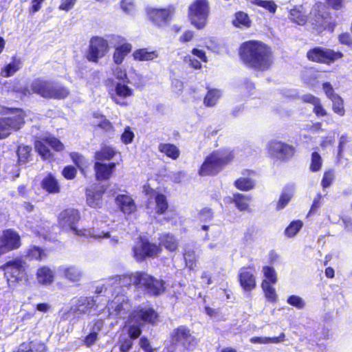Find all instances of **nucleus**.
Returning <instances> with one entry per match:
<instances>
[{
	"label": "nucleus",
	"instance_id": "nucleus-20",
	"mask_svg": "<svg viewBox=\"0 0 352 352\" xmlns=\"http://www.w3.org/2000/svg\"><path fill=\"white\" fill-rule=\"evenodd\" d=\"M98 297H80L76 302L74 311L78 314H90L92 309L98 307Z\"/></svg>",
	"mask_w": 352,
	"mask_h": 352
},
{
	"label": "nucleus",
	"instance_id": "nucleus-42",
	"mask_svg": "<svg viewBox=\"0 0 352 352\" xmlns=\"http://www.w3.org/2000/svg\"><path fill=\"white\" fill-rule=\"evenodd\" d=\"M252 3L263 8L272 14H274L277 9L276 4L271 0H253Z\"/></svg>",
	"mask_w": 352,
	"mask_h": 352
},
{
	"label": "nucleus",
	"instance_id": "nucleus-46",
	"mask_svg": "<svg viewBox=\"0 0 352 352\" xmlns=\"http://www.w3.org/2000/svg\"><path fill=\"white\" fill-rule=\"evenodd\" d=\"M289 19L298 25H304L307 19L305 14L297 8H294L289 12Z\"/></svg>",
	"mask_w": 352,
	"mask_h": 352
},
{
	"label": "nucleus",
	"instance_id": "nucleus-8",
	"mask_svg": "<svg viewBox=\"0 0 352 352\" xmlns=\"http://www.w3.org/2000/svg\"><path fill=\"white\" fill-rule=\"evenodd\" d=\"M158 315L153 308L146 305H139L129 315V322L154 324L156 322Z\"/></svg>",
	"mask_w": 352,
	"mask_h": 352
},
{
	"label": "nucleus",
	"instance_id": "nucleus-3",
	"mask_svg": "<svg viewBox=\"0 0 352 352\" xmlns=\"http://www.w3.org/2000/svg\"><path fill=\"white\" fill-rule=\"evenodd\" d=\"M107 286L124 287L133 284L138 289H142L151 295L157 296L164 290V282L143 272H135L123 276H116L109 279Z\"/></svg>",
	"mask_w": 352,
	"mask_h": 352
},
{
	"label": "nucleus",
	"instance_id": "nucleus-43",
	"mask_svg": "<svg viewBox=\"0 0 352 352\" xmlns=\"http://www.w3.org/2000/svg\"><path fill=\"white\" fill-rule=\"evenodd\" d=\"M234 184L238 189L244 191L252 189L254 186V183L251 179L245 177L238 179Z\"/></svg>",
	"mask_w": 352,
	"mask_h": 352
},
{
	"label": "nucleus",
	"instance_id": "nucleus-26",
	"mask_svg": "<svg viewBox=\"0 0 352 352\" xmlns=\"http://www.w3.org/2000/svg\"><path fill=\"white\" fill-rule=\"evenodd\" d=\"M59 271L65 278L72 282L79 280L82 276V272L75 266L60 267Z\"/></svg>",
	"mask_w": 352,
	"mask_h": 352
},
{
	"label": "nucleus",
	"instance_id": "nucleus-48",
	"mask_svg": "<svg viewBox=\"0 0 352 352\" xmlns=\"http://www.w3.org/2000/svg\"><path fill=\"white\" fill-rule=\"evenodd\" d=\"M128 324H129L128 333L129 335V337L131 339L138 338L142 333L141 327L142 324H140L138 322L130 323L129 320H128Z\"/></svg>",
	"mask_w": 352,
	"mask_h": 352
},
{
	"label": "nucleus",
	"instance_id": "nucleus-14",
	"mask_svg": "<svg viewBox=\"0 0 352 352\" xmlns=\"http://www.w3.org/2000/svg\"><path fill=\"white\" fill-rule=\"evenodd\" d=\"M109 42L116 50L113 54V61L116 65L121 64L125 56L131 51L132 47L129 43H125V39L117 35L111 36Z\"/></svg>",
	"mask_w": 352,
	"mask_h": 352
},
{
	"label": "nucleus",
	"instance_id": "nucleus-45",
	"mask_svg": "<svg viewBox=\"0 0 352 352\" xmlns=\"http://www.w3.org/2000/svg\"><path fill=\"white\" fill-rule=\"evenodd\" d=\"M302 225V222L300 220L292 221L285 229V234L289 237L295 236L300 231Z\"/></svg>",
	"mask_w": 352,
	"mask_h": 352
},
{
	"label": "nucleus",
	"instance_id": "nucleus-28",
	"mask_svg": "<svg viewBox=\"0 0 352 352\" xmlns=\"http://www.w3.org/2000/svg\"><path fill=\"white\" fill-rule=\"evenodd\" d=\"M159 54L156 51H149L146 48L137 50L133 54V58L139 61L153 60L157 58Z\"/></svg>",
	"mask_w": 352,
	"mask_h": 352
},
{
	"label": "nucleus",
	"instance_id": "nucleus-49",
	"mask_svg": "<svg viewBox=\"0 0 352 352\" xmlns=\"http://www.w3.org/2000/svg\"><path fill=\"white\" fill-rule=\"evenodd\" d=\"M71 158L74 163L81 170L88 166V162L81 155L78 153H72L70 154Z\"/></svg>",
	"mask_w": 352,
	"mask_h": 352
},
{
	"label": "nucleus",
	"instance_id": "nucleus-34",
	"mask_svg": "<svg viewBox=\"0 0 352 352\" xmlns=\"http://www.w3.org/2000/svg\"><path fill=\"white\" fill-rule=\"evenodd\" d=\"M35 148L38 154L45 160L51 157V152L48 148V144L45 142V138L35 142Z\"/></svg>",
	"mask_w": 352,
	"mask_h": 352
},
{
	"label": "nucleus",
	"instance_id": "nucleus-7",
	"mask_svg": "<svg viewBox=\"0 0 352 352\" xmlns=\"http://www.w3.org/2000/svg\"><path fill=\"white\" fill-rule=\"evenodd\" d=\"M25 113L19 109L11 111L8 117L0 118V139L8 137L12 130H18L24 124Z\"/></svg>",
	"mask_w": 352,
	"mask_h": 352
},
{
	"label": "nucleus",
	"instance_id": "nucleus-6",
	"mask_svg": "<svg viewBox=\"0 0 352 352\" xmlns=\"http://www.w3.org/2000/svg\"><path fill=\"white\" fill-rule=\"evenodd\" d=\"M210 13L208 0H195L188 8V15L191 23L197 29L204 28Z\"/></svg>",
	"mask_w": 352,
	"mask_h": 352
},
{
	"label": "nucleus",
	"instance_id": "nucleus-57",
	"mask_svg": "<svg viewBox=\"0 0 352 352\" xmlns=\"http://www.w3.org/2000/svg\"><path fill=\"white\" fill-rule=\"evenodd\" d=\"M134 138V133L131 131L129 126H127L124 129V131L121 135L122 141L125 144H128L132 142Z\"/></svg>",
	"mask_w": 352,
	"mask_h": 352
},
{
	"label": "nucleus",
	"instance_id": "nucleus-23",
	"mask_svg": "<svg viewBox=\"0 0 352 352\" xmlns=\"http://www.w3.org/2000/svg\"><path fill=\"white\" fill-rule=\"evenodd\" d=\"M241 285L245 291H250L256 286V281L253 274L247 269L243 268L239 273Z\"/></svg>",
	"mask_w": 352,
	"mask_h": 352
},
{
	"label": "nucleus",
	"instance_id": "nucleus-61",
	"mask_svg": "<svg viewBox=\"0 0 352 352\" xmlns=\"http://www.w3.org/2000/svg\"><path fill=\"white\" fill-rule=\"evenodd\" d=\"M184 61L186 63L188 64L189 66L194 69H201V65L199 60L192 58L190 56H185Z\"/></svg>",
	"mask_w": 352,
	"mask_h": 352
},
{
	"label": "nucleus",
	"instance_id": "nucleus-9",
	"mask_svg": "<svg viewBox=\"0 0 352 352\" xmlns=\"http://www.w3.org/2000/svg\"><path fill=\"white\" fill-rule=\"evenodd\" d=\"M1 268L4 271L9 285L22 278L25 272V263L21 258H16L6 263Z\"/></svg>",
	"mask_w": 352,
	"mask_h": 352
},
{
	"label": "nucleus",
	"instance_id": "nucleus-1",
	"mask_svg": "<svg viewBox=\"0 0 352 352\" xmlns=\"http://www.w3.org/2000/svg\"><path fill=\"white\" fill-rule=\"evenodd\" d=\"M239 55L248 67L259 71L269 69L273 63L270 47L260 41H249L243 43L240 47Z\"/></svg>",
	"mask_w": 352,
	"mask_h": 352
},
{
	"label": "nucleus",
	"instance_id": "nucleus-31",
	"mask_svg": "<svg viewBox=\"0 0 352 352\" xmlns=\"http://www.w3.org/2000/svg\"><path fill=\"white\" fill-rule=\"evenodd\" d=\"M232 24L237 28H250L251 21L248 14L240 11L235 14V19L232 21Z\"/></svg>",
	"mask_w": 352,
	"mask_h": 352
},
{
	"label": "nucleus",
	"instance_id": "nucleus-24",
	"mask_svg": "<svg viewBox=\"0 0 352 352\" xmlns=\"http://www.w3.org/2000/svg\"><path fill=\"white\" fill-rule=\"evenodd\" d=\"M104 190L102 189L90 188L87 190V203L92 207H99L102 204V197Z\"/></svg>",
	"mask_w": 352,
	"mask_h": 352
},
{
	"label": "nucleus",
	"instance_id": "nucleus-37",
	"mask_svg": "<svg viewBox=\"0 0 352 352\" xmlns=\"http://www.w3.org/2000/svg\"><path fill=\"white\" fill-rule=\"evenodd\" d=\"M161 244L169 251H175L177 249L178 243L173 235L165 234L161 239Z\"/></svg>",
	"mask_w": 352,
	"mask_h": 352
},
{
	"label": "nucleus",
	"instance_id": "nucleus-54",
	"mask_svg": "<svg viewBox=\"0 0 352 352\" xmlns=\"http://www.w3.org/2000/svg\"><path fill=\"white\" fill-rule=\"evenodd\" d=\"M334 179V172L332 170L325 171L321 182L323 188H326L331 186Z\"/></svg>",
	"mask_w": 352,
	"mask_h": 352
},
{
	"label": "nucleus",
	"instance_id": "nucleus-55",
	"mask_svg": "<svg viewBox=\"0 0 352 352\" xmlns=\"http://www.w3.org/2000/svg\"><path fill=\"white\" fill-rule=\"evenodd\" d=\"M113 75L116 79L125 82L127 78L126 70L118 66V65L112 68Z\"/></svg>",
	"mask_w": 352,
	"mask_h": 352
},
{
	"label": "nucleus",
	"instance_id": "nucleus-35",
	"mask_svg": "<svg viewBox=\"0 0 352 352\" xmlns=\"http://www.w3.org/2000/svg\"><path fill=\"white\" fill-rule=\"evenodd\" d=\"M262 289L264 292L265 296L270 302H276L277 300V294L275 289L270 285L269 281L263 280L261 284Z\"/></svg>",
	"mask_w": 352,
	"mask_h": 352
},
{
	"label": "nucleus",
	"instance_id": "nucleus-40",
	"mask_svg": "<svg viewBox=\"0 0 352 352\" xmlns=\"http://www.w3.org/2000/svg\"><path fill=\"white\" fill-rule=\"evenodd\" d=\"M21 67V61L14 58L12 62L9 63L4 69L1 72V75L3 77H9L17 72Z\"/></svg>",
	"mask_w": 352,
	"mask_h": 352
},
{
	"label": "nucleus",
	"instance_id": "nucleus-30",
	"mask_svg": "<svg viewBox=\"0 0 352 352\" xmlns=\"http://www.w3.org/2000/svg\"><path fill=\"white\" fill-rule=\"evenodd\" d=\"M155 199V210L158 214H163L168 208V202L165 195L153 192Z\"/></svg>",
	"mask_w": 352,
	"mask_h": 352
},
{
	"label": "nucleus",
	"instance_id": "nucleus-16",
	"mask_svg": "<svg viewBox=\"0 0 352 352\" xmlns=\"http://www.w3.org/2000/svg\"><path fill=\"white\" fill-rule=\"evenodd\" d=\"M109 316L121 318L124 316L130 309L128 298L124 295H117L113 300L107 306Z\"/></svg>",
	"mask_w": 352,
	"mask_h": 352
},
{
	"label": "nucleus",
	"instance_id": "nucleus-18",
	"mask_svg": "<svg viewBox=\"0 0 352 352\" xmlns=\"http://www.w3.org/2000/svg\"><path fill=\"white\" fill-rule=\"evenodd\" d=\"M174 13V8L170 6L166 9L151 8L148 10L149 19L160 26L166 23Z\"/></svg>",
	"mask_w": 352,
	"mask_h": 352
},
{
	"label": "nucleus",
	"instance_id": "nucleus-10",
	"mask_svg": "<svg viewBox=\"0 0 352 352\" xmlns=\"http://www.w3.org/2000/svg\"><path fill=\"white\" fill-rule=\"evenodd\" d=\"M21 245L19 234L12 229L3 232L0 238V256L15 249Z\"/></svg>",
	"mask_w": 352,
	"mask_h": 352
},
{
	"label": "nucleus",
	"instance_id": "nucleus-22",
	"mask_svg": "<svg viewBox=\"0 0 352 352\" xmlns=\"http://www.w3.org/2000/svg\"><path fill=\"white\" fill-rule=\"evenodd\" d=\"M116 167V164H102L96 162L94 164L96 177L98 180H107L109 179Z\"/></svg>",
	"mask_w": 352,
	"mask_h": 352
},
{
	"label": "nucleus",
	"instance_id": "nucleus-29",
	"mask_svg": "<svg viewBox=\"0 0 352 352\" xmlns=\"http://www.w3.org/2000/svg\"><path fill=\"white\" fill-rule=\"evenodd\" d=\"M158 149L161 153L173 160H176L179 156V150L175 145L172 144H160Z\"/></svg>",
	"mask_w": 352,
	"mask_h": 352
},
{
	"label": "nucleus",
	"instance_id": "nucleus-56",
	"mask_svg": "<svg viewBox=\"0 0 352 352\" xmlns=\"http://www.w3.org/2000/svg\"><path fill=\"white\" fill-rule=\"evenodd\" d=\"M292 197V192H283L277 204V209L281 210L285 207Z\"/></svg>",
	"mask_w": 352,
	"mask_h": 352
},
{
	"label": "nucleus",
	"instance_id": "nucleus-60",
	"mask_svg": "<svg viewBox=\"0 0 352 352\" xmlns=\"http://www.w3.org/2000/svg\"><path fill=\"white\" fill-rule=\"evenodd\" d=\"M76 170L74 166H66L63 170V175L67 179H74L76 176Z\"/></svg>",
	"mask_w": 352,
	"mask_h": 352
},
{
	"label": "nucleus",
	"instance_id": "nucleus-4",
	"mask_svg": "<svg viewBox=\"0 0 352 352\" xmlns=\"http://www.w3.org/2000/svg\"><path fill=\"white\" fill-rule=\"evenodd\" d=\"M23 96H27L36 94L46 99L63 100L69 95V90L58 83L41 78L34 79L29 87L17 90Z\"/></svg>",
	"mask_w": 352,
	"mask_h": 352
},
{
	"label": "nucleus",
	"instance_id": "nucleus-27",
	"mask_svg": "<svg viewBox=\"0 0 352 352\" xmlns=\"http://www.w3.org/2000/svg\"><path fill=\"white\" fill-rule=\"evenodd\" d=\"M41 186L43 188L49 193L56 194L60 192L59 184L56 179L52 175H48L43 179Z\"/></svg>",
	"mask_w": 352,
	"mask_h": 352
},
{
	"label": "nucleus",
	"instance_id": "nucleus-51",
	"mask_svg": "<svg viewBox=\"0 0 352 352\" xmlns=\"http://www.w3.org/2000/svg\"><path fill=\"white\" fill-rule=\"evenodd\" d=\"M184 257L186 261V266L192 270L196 265V256L193 250L186 251L184 254Z\"/></svg>",
	"mask_w": 352,
	"mask_h": 352
},
{
	"label": "nucleus",
	"instance_id": "nucleus-52",
	"mask_svg": "<svg viewBox=\"0 0 352 352\" xmlns=\"http://www.w3.org/2000/svg\"><path fill=\"white\" fill-rule=\"evenodd\" d=\"M287 302L298 309H302L305 305V300L301 297L296 295L290 296L287 298Z\"/></svg>",
	"mask_w": 352,
	"mask_h": 352
},
{
	"label": "nucleus",
	"instance_id": "nucleus-11",
	"mask_svg": "<svg viewBox=\"0 0 352 352\" xmlns=\"http://www.w3.org/2000/svg\"><path fill=\"white\" fill-rule=\"evenodd\" d=\"M171 340L174 343H179L188 350H192L197 344L195 338L185 326L175 329L171 333Z\"/></svg>",
	"mask_w": 352,
	"mask_h": 352
},
{
	"label": "nucleus",
	"instance_id": "nucleus-32",
	"mask_svg": "<svg viewBox=\"0 0 352 352\" xmlns=\"http://www.w3.org/2000/svg\"><path fill=\"white\" fill-rule=\"evenodd\" d=\"M116 155L114 149L110 146H103L100 151L95 153V158L97 162L110 160Z\"/></svg>",
	"mask_w": 352,
	"mask_h": 352
},
{
	"label": "nucleus",
	"instance_id": "nucleus-5",
	"mask_svg": "<svg viewBox=\"0 0 352 352\" xmlns=\"http://www.w3.org/2000/svg\"><path fill=\"white\" fill-rule=\"evenodd\" d=\"M233 159L234 154L230 149L214 151L206 157L201 165L199 175L202 176L216 175Z\"/></svg>",
	"mask_w": 352,
	"mask_h": 352
},
{
	"label": "nucleus",
	"instance_id": "nucleus-47",
	"mask_svg": "<svg viewBox=\"0 0 352 352\" xmlns=\"http://www.w3.org/2000/svg\"><path fill=\"white\" fill-rule=\"evenodd\" d=\"M160 252L159 246L154 243H149L146 241L145 248H144V258L146 257H154L157 256Z\"/></svg>",
	"mask_w": 352,
	"mask_h": 352
},
{
	"label": "nucleus",
	"instance_id": "nucleus-12",
	"mask_svg": "<svg viewBox=\"0 0 352 352\" xmlns=\"http://www.w3.org/2000/svg\"><path fill=\"white\" fill-rule=\"evenodd\" d=\"M109 45L106 40L101 37L96 36L91 39L87 58L92 62H98L108 52Z\"/></svg>",
	"mask_w": 352,
	"mask_h": 352
},
{
	"label": "nucleus",
	"instance_id": "nucleus-58",
	"mask_svg": "<svg viewBox=\"0 0 352 352\" xmlns=\"http://www.w3.org/2000/svg\"><path fill=\"white\" fill-rule=\"evenodd\" d=\"M43 252L42 250H41L38 247H33V248L29 249L28 252V256L32 260V259H36V260L41 259L43 257Z\"/></svg>",
	"mask_w": 352,
	"mask_h": 352
},
{
	"label": "nucleus",
	"instance_id": "nucleus-19",
	"mask_svg": "<svg viewBox=\"0 0 352 352\" xmlns=\"http://www.w3.org/2000/svg\"><path fill=\"white\" fill-rule=\"evenodd\" d=\"M322 89L327 96L333 102V111L342 116L344 115V109L343 106V100L340 96L334 93L333 87L329 82H324L322 85Z\"/></svg>",
	"mask_w": 352,
	"mask_h": 352
},
{
	"label": "nucleus",
	"instance_id": "nucleus-64",
	"mask_svg": "<svg viewBox=\"0 0 352 352\" xmlns=\"http://www.w3.org/2000/svg\"><path fill=\"white\" fill-rule=\"evenodd\" d=\"M133 342L130 338H125L121 342L120 351L122 352H128L132 347Z\"/></svg>",
	"mask_w": 352,
	"mask_h": 352
},
{
	"label": "nucleus",
	"instance_id": "nucleus-59",
	"mask_svg": "<svg viewBox=\"0 0 352 352\" xmlns=\"http://www.w3.org/2000/svg\"><path fill=\"white\" fill-rule=\"evenodd\" d=\"M76 1L77 0H61L58 9L60 10L68 12L74 8Z\"/></svg>",
	"mask_w": 352,
	"mask_h": 352
},
{
	"label": "nucleus",
	"instance_id": "nucleus-62",
	"mask_svg": "<svg viewBox=\"0 0 352 352\" xmlns=\"http://www.w3.org/2000/svg\"><path fill=\"white\" fill-rule=\"evenodd\" d=\"M199 215L201 221H207L212 219V212L209 208H204L199 212Z\"/></svg>",
	"mask_w": 352,
	"mask_h": 352
},
{
	"label": "nucleus",
	"instance_id": "nucleus-41",
	"mask_svg": "<svg viewBox=\"0 0 352 352\" xmlns=\"http://www.w3.org/2000/svg\"><path fill=\"white\" fill-rule=\"evenodd\" d=\"M32 148L28 146H19L17 149V155L19 164H25L29 161Z\"/></svg>",
	"mask_w": 352,
	"mask_h": 352
},
{
	"label": "nucleus",
	"instance_id": "nucleus-33",
	"mask_svg": "<svg viewBox=\"0 0 352 352\" xmlns=\"http://www.w3.org/2000/svg\"><path fill=\"white\" fill-rule=\"evenodd\" d=\"M251 201V197L245 196L241 193H236L234 195V202L236 206L241 211H245L248 210V203Z\"/></svg>",
	"mask_w": 352,
	"mask_h": 352
},
{
	"label": "nucleus",
	"instance_id": "nucleus-38",
	"mask_svg": "<svg viewBox=\"0 0 352 352\" xmlns=\"http://www.w3.org/2000/svg\"><path fill=\"white\" fill-rule=\"evenodd\" d=\"M221 96V91L218 89H210L204 98V104L208 107H213Z\"/></svg>",
	"mask_w": 352,
	"mask_h": 352
},
{
	"label": "nucleus",
	"instance_id": "nucleus-2",
	"mask_svg": "<svg viewBox=\"0 0 352 352\" xmlns=\"http://www.w3.org/2000/svg\"><path fill=\"white\" fill-rule=\"evenodd\" d=\"M80 219L79 212L74 208H68L63 210L58 217L59 227L66 231L71 232L75 235L85 237H91L96 239H109L111 245L118 243L119 239L117 236H111L109 232H100L93 229H78L76 226Z\"/></svg>",
	"mask_w": 352,
	"mask_h": 352
},
{
	"label": "nucleus",
	"instance_id": "nucleus-39",
	"mask_svg": "<svg viewBox=\"0 0 352 352\" xmlns=\"http://www.w3.org/2000/svg\"><path fill=\"white\" fill-rule=\"evenodd\" d=\"M146 240L140 239L137 241L134 247L133 248V256L135 258L141 261L144 259V248H145Z\"/></svg>",
	"mask_w": 352,
	"mask_h": 352
},
{
	"label": "nucleus",
	"instance_id": "nucleus-36",
	"mask_svg": "<svg viewBox=\"0 0 352 352\" xmlns=\"http://www.w3.org/2000/svg\"><path fill=\"white\" fill-rule=\"evenodd\" d=\"M352 150V141L346 135H342L338 146V156L342 157L345 152Z\"/></svg>",
	"mask_w": 352,
	"mask_h": 352
},
{
	"label": "nucleus",
	"instance_id": "nucleus-15",
	"mask_svg": "<svg viewBox=\"0 0 352 352\" xmlns=\"http://www.w3.org/2000/svg\"><path fill=\"white\" fill-rule=\"evenodd\" d=\"M133 93V89L130 88L125 82H114L109 89L111 98L120 105H126L124 99L131 96Z\"/></svg>",
	"mask_w": 352,
	"mask_h": 352
},
{
	"label": "nucleus",
	"instance_id": "nucleus-50",
	"mask_svg": "<svg viewBox=\"0 0 352 352\" xmlns=\"http://www.w3.org/2000/svg\"><path fill=\"white\" fill-rule=\"evenodd\" d=\"M263 272L266 278L265 280L269 281L270 283L275 284L277 282L276 273L273 267L265 266L263 268Z\"/></svg>",
	"mask_w": 352,
	"mask_h": 352
},
{
	"label": "nucleus",
	"instance_id": "nucleus-17",
	"mask_svg": "<svg viewBox=\"0 0 352 352\" xmlns=\"http://www.w3.org/2000/svg\"><path fill=\"white\" fill-rule=\"evenodd\" d=\"M268 150L272 155L283 160L291 157L295 152V148L293 146L281 142H270Z\"/></svg>",
	"mask_w": 352,
	"mask_h": 352
},
{
	"label": "nucleus",
	"instance_id": "nucleus-63",
	"mask_svg": "<svg viewBox=\"0 0 352 352\" xmlns=\"http://www.w3.org/2000/svg\"><path fill=\"white\" fill-rule=\"evenodd\" d=\"M321 199H322V195L320 194H318L316 197L314 199V200L313 201L311 209L309 212V214H310L311 213H314L320 207Z\"/></svg>",
	"mask_w": 352,
	"mask_h": 352
},
{
	"label": "nucleus",
	"instance_id": "nucleus-53",
	"mask_svg": "<svg viewBox=\"0 0 352 352\" xmlns=\"http://www.w3.org/2000/svg\"><path fill=\"white\" fill-rule=\"evenodd\" d=\"M45 142L56 151H63L64 148L63 144L54 137L45 138Z\"/></svg>",
	"mask_w": 352,
	"mask_h": 352
},
{
	"label": "nucleus",
	"instance_id": "nucleus-44",
	"mask_svg": "<svg viewBox=\"0 0 352 352\" xmlns=\"http://www.w3.org/2000/svg\"><path fill=\"white\" fill-rule=\"evenodd\" d=\"M322 165V159L320 154L317 152H313L311 153V163L309 168L312 172L319 171Z\"/></svg>",
	"mask_w": 352,
	"mask_h": 352
},
{
	"label": "nucleus",
	"instance_id": "nucleus-21",
	"mask_svg": "<svg viewBox=\"0 0 352 352\" xmlns=\"http://www.w3.org/2000/svg\"><path fill=\"white\" fill-rule=\"evenodd\" d=\"M117 205L125 214H131L136 210L134 200L129 195H119L116 199Z\"/></svg>",
	"mask_w": 352,
	"mask_h": 352
},
{
	"label": "nucleus",
	"instance_id": "nucleus-13",
	"mask_svg": "<svg viewBox=\"0 0 352 352\" xmlns=\"http://www.w3.org/2000/svg\"><path fill=\"white\" fill-rule=\"evenodd\" d=\"M307 57L313 61L329 63L342 58V54L330 49L316 47L307 52Z\"/></svg>",
	"mask_w": 352,
	"mask_h": 352
},
{
	"label": "nucleus",
	"instance_id": "nucleus-25",
	"mask_svg": "<svg viewBox=\"0 0 352 352\" xmlns=\"http://www.w3.org/2000/svg\"><path fill=\"white\" fill-rule=\"evenodd\" d=\"M54 273L49 267L43 266L38 269L36 279L38 283L43 285H51L54 281Z\"/></svg>",
	"mask_w": 352,
	"mask_h": 352
}]
</instances>
